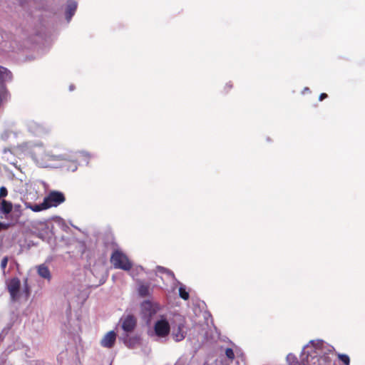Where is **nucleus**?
<instances>
[{
    "label": "nucleus",
    "mask_w": 365,
    "mask_h": 365,
    "mask_svg": "<svg viewBox=\"0 0 365 365\" xmlns=\"http://www.w3.org/2000/svg\"><path fill=\"white\" fill-rule=\"evenodd\" d=\"M110 262L115 269L129 271L133 267L131 261L121 250H114L110 256Z\"/></svg>",
    "instance_id": "obj_1"
},
{
    "label": "nucleus",
    "mask_w": 365,
    "mask_h": 365,
    "mask_svg": "<svg viewBox=\"0 0 365 365\" xmlns=\"http://www.w3.org/2000/svg\"><path fill=\"white\" fill-rule=\"evenodd\" d=\"M43 200L47 207L50 208L51 207H57L64 202L66 197L63 192L53 190L51 191Z\"/></svg>",
    "instance_id": "obj_2"
},
{
    "label": "nucleus",
    "mask_w": 365,
    "mask_h": 365,
    "mask_svg": "<svg viewBox=\"0 0 365 365\" xmlns=\"http://www.w3.org/2000/svg\"><path fill=\"white\" fill-rule=\"evenodd\" d=\"M32 158L37 164L41 166H46V161L49 159V156L44 152L42 146H36L32 151Z\"/></svg>",
    "instance_id": "obj_3"
},
{
    "label": "nucleus",
    "mask_w": 365,
    "mask_h": 365,
    "mask_svg": "<svg viewBox=\"0 0 365 365\" xmlns=\"http://www.w3.org/2000/svg\"><path fill=\"white\" fill-rule=\"evenodd\" d=\"M155 334L159 337H165L170 331V327L166 319H160L155 322L154 326Z\"/></svg>",
    "instance_id": "obj_4"
},
{
    "label": "nucleus",
    "mask_w": 365,
    "mask_h": 365,
    "mask_svg": "<svg viewBox=\"0 0 365 365\" xmlns=\"http://www.w3.org/2000/svg\"><path fill=\"white\" fill-rule=\"evenodd\" d=\"M20 286V280L16 277L11 279L8 284V290L11 299L14 301L16 300L19 296Z\"/></svg>",
    "instance_id": "obj_5"
},
{
    "label": "nucleus",
    "mask_w": 365,
    "mask_h": 365,
    "mask_svg": "<svg viewBox=\"0 0 365 365\" xmlns=\"http://www.w3.org/2000/svg\"><path fill=\"white\" fill-rule=\"evenodd\" d=\"M137 320L133 315H127L122 320V329L126 332H131L136 327Z\"/></svg>",
    "instance_id": "obj_6"
},
{
    "label": "nucleus",
    "mask_w": 365,
    "mask_h": 365,
    "mask_svg": "<svg viewBox=\"0 0 365 365\" xmlns=\"http://www.w3.org/2000/svg\"><path fill=\"white\" fill-rule=\"evenodd\" d=\"M116 334L114 331L108 332L101 339V344L106 348H112L115 342Z\"/></svg>",
    "instance_id": "obj_7"
},
{
    "label": "nucleus",
    "mask_w": 365,
    "mask_h": 365,
    "mask_svg": "<svg viewBox=\"0 0 365 365\" xmlns=\"http://www.w3.org/2000/svg\"><path fill=\"white\" fill-rule=\"evenodd\" d=\"M38 274L43 279L50 281L51 279V272L47 266L44 264H40L37 267Z\"/></svg>",
    "instance_id": "obj_8"
},
{
    "label": "nucleus",
    "mask_w": 365,
    "mask_h": 365,
    "mask_svg": "<svg viewBox=\"0 0 365 365\" xmlns=\"http://www.w3.org/2000/svg\"><path fill=\"white\" fill-rule=\"evenodd\" d=\"M77 9V4L75 1H71L68 4L66 11V18L69 21L72 16L74 15Z\"/></svg>",
    "instance_id": "obj_9"
},
{
    "label": "nucleus",
    "mask_w": 365,
    "mask_h": 365,
    "mask_svg": "<svg viewBox=\"0 0 365 365\" xmlns=\"http://www.w3.org/2000/svg\"><path fill=\"white\" fill-rule=\"evenodd\" d=\"M124 343L129 348H135L136 346L139 345L140 343V339L139 336H128L125 339Z\"/></svg>",
    "instance_id": "obj_10"
},
{
    "label": "nucleus",
    "mask_w": 365,
    "mask_h": 365,
    "mask_svg": "<svg viewBox=\"0 0 365 365\" xmlns=\"http://www.w3.org/2000/svg\"><path fill=\"white\" fill-rule=\"evenodd\" d=\"M13 205L11 202L3 200L0 203V213L8 215L12 211Z\"/></svg>",
    "instance_id": "obj_11"
},
{
    "label": "nucleus",
    "mask_w": 365,
    "mask_h": 365,
    "mask_svg": "<svg viewBox=\"0 0 365 365\" xmlns=\"http://www.w3.org/2000/svg\"><path fill=\"white\" fill-rule=\"evenodd\" d=\"M29 129L30 132L35 135H41L46 132V129L43 126L36 123H31L29 126Z\"/></svg>",
    "instance_id": "obj_12"
},
{
    "label": "nucleus",
    "mask_w": 365,
    "mask_h": 365,
    "mask_svg": "<svg viewBox=\"0 0 365 365\" xmlns=\"http://www.w3.org/2000/svg\"><path fill=\"white\" fill-rule=\"evenodd\" d=\"M182 325H179L177 330H173V336L175 341H180L185 337V334L182 331Z\"/></svg>",
    "instance_id": "obj_13"
},
{
    "label": "nucleus",
    "mask_w": 365,
    "mask_h": 365,
    "mask_svg": "<svg viewBox=\"0 0 365 365\" xmlns=\"http://www.w3.org/2000/svg\"><path fill=\"white\" fill-rule=\"evenodd\" d=\"M12 77L11 73L6 68L0 66V80L7 81L11 80Z\"/></svg>",
    "instance_id": "obj_14"
},
{
    "label": "nucleus",
    "mask_w": 365,
    "mask_h": 365,
    "mask_svg": "<svg viewBox=\"0 0 365 365\" xmlns=\"http://www.w3.org/2000/svg\"><path fill=\"white\" fill-rule=\"evenodd\" d=\"M26 207L31 209L34 212H40L43 210L48 209L47 205L45 204L44 200L41 204H35V205H26Z\"/></svg>",
    "instance_id": "obj_15"
},
{
    "label": "nucleus",
    "mask_w": 365,
    "mask_h": 365,
    "mask_svg": "<svg viewBox=\"0 0 365 365\" xmlns=\"http://www.w3.org/2000/svg\"><path fill=\"white\" fill-rule=\"evenodd\" d=\"M138 294L145 297L149 295V286L147 284H140L138 287Z\"/></svg>",
    "instance_id": "obj_16"
},
{
    "label": "nucleus",
    "mask_w": 365,
    "mask_h": 365,
    "mask_svg": "<svg viewBox=\"0 0 365 365\" xmlns=\"http://www.w3.org/2000/svg\"><path fill=\"white\" fill-rule=\"evenodd\" d=\"M338 359L343 362L345 365H349L350 359L349 356L344 354L336 353Z\"/></svg>",
    "instance_id": "obj_17"
},
{
    "label": "nucleus",
    "mask_w": 365,
    "mask_h": 365,
    "mask_svg": "<svg viewBox=\"0 0 365 365\" xmlns=\"http://www.w3.org/2000/svg\"><path fill=\"white\" fill-rule=\"evenodd\" d=\"M287 361L289 365H299L297 358L292 354H289L287 356Z\"/></svg>",
    "instance_id": "obj_18"
},
{
    "label": "nucleus",
    "mask_w": 365,
    "mask_h": 365,
    "mask_svg": "<svg viewBox=\"0 0 365 365\" xmlns=\"http://www.w3.org/2000/svg\"><path fill=\"white\" fill-rule=\"evenodd\" d=\"M179 295L184 300H187L190 297L189 293L186 291L185 287L182 286L179 288Z\"/></svg>",
    "instance_id": "obj_19"
},
{
    "label": "nucleus",
    "mask_w": 365,
    "mask_h": 365,
    "mask_svg": "<svg viewBox=\"0 0 365 365\" xmlns=\"http://www.w3.org/2000/svg\"><path fill=\"white\" fill-rule=\"evenodd\" d=\"M225 355L227 358L230 361H233V359H235V353L232 349L231 348H227L225 349Z\"/></svg>",
    "instance_id": "obj_20"
},
{
    "label": "nucleus",
    "mask_w": 365,
    "mask_h": 365,
    "mask_svg": "<svg viewBox=\"0 0 365 365\" xmlns=\"http://www.w3.org/2000/svg\"><path fill=\"white\" fill-rule=\"evenodd\" d=\"M157 269L161 273H165L170 276H174L173 272L165 267L158 266V267H157Z\"/></svg>",
    "instance_id": "obj_21"
},
{
    "label": "nucleus",
    "mask_w": 365,
    "mask_h": 365,
    "mask_svg": "<svg viewBox=\"0 0 365 365\" xmlns=\"http://www.w3.org/2000/svg\"><path fill=\"white\" fill-rule=\"evenodd\" d=\"M8 195V190L6 187L2 186L0 187V199L6 197Z\"/></svg>",
    "instance_id": "obj_22"
},
{
    "label": "nucleus",
    "mask_w": 365,
    "mask_h": 365,
    "mask_svg": "<svg viewBox=\"0 0 365 365\" xmlns=\"http://www.w3.org/2000/svg\"><path fill=\"white\" fill-rule=\"evenodd\" d=\"M8 257H3V259H1V268L2 270H4L5 268L7 266V263H8Z\"/></svg>",
    "instance_id": "obj_23"
},
{
    "label": "nucleus",
    "mask_w": 365,
    "mask_h": 365,
    "mask_svg": "<svg viewBox=\"0 0 365 365\" xmlns=\"http://www.w3.org/2000/svg\"><path fill=\"white\" fill-rule=\"evenodd\" d=\"M327 98V93H321L320 96H319V100L320 101H323L324 99Z\"/></svg>",
    "instance_id": "obj_24"
},
{
    "label": "nucleus",
    "mask_w": 365,
    "mask_h": 365,
    "mask_svg": "<svg viewBox=\"0 0 365 365\" xmlns=\"http://www.w3.org/2000/svg\"><path fill=\"white\" fill-rule=\"evenodd\" d=\"M7 227H8L7 225L0 222V231L1 230H6V229H7Z\"/></svg>",
    "instance_id": "obj_25"
},
{
    "label": "nucleus",
    "mask_w": 365,
    "mask_h": 365,
    "mask_svg": "<svg viewBox=\"0 0 365 365\" xmlns=\"http://www.w3.org/2000/svg\"><path fill=\"white\" fill-rule=\"evenodd\" d=\"M73 89V86H71L70 87V90L72 91Z\"/></svg>",
    "instance_id": "obj_26"
}]
</instances>
